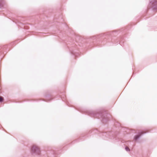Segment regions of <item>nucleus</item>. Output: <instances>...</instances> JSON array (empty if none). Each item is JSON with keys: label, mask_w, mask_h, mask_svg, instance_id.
Instances as JSON below:
<instances>
[{"label": "nucleus", "mask_w": 157, "mask_h": 157, "mask_svg": "<svg viewBox=\"0 0 157 157\" xmlns=\"http://www.w3.org/2000/svg\"><path fill=\"white\" fill-rule=\"evenodd\" d=\"M3 100V98L2 97H0V102H2V101Z\"/></svg>", "instance_id": "39448f33"}, {"label": "nucleus", "mask_w": 157, "mask_h": 157, "mask_svg": "<svg viewBox=\"0 0 157 157\" xmlns=\"http://www.w3.org/2000/svg\"><path fill=\"white\" fill-rule=\"evenodd\" d=\"M150 4H151L152 7H153L157 3V0H150Z\"/></svg>", "instance_id": "7ed1b4c3"}, {"label": "nucleus", "mask_w": 157, "mask_h": 157, "mask_svg": "<svg viewBox=\"0 0 157 157\" xmlns=\"http://www.w3.org/2000/svg\"><path fill=\"white\" fill-rule=\"evenodd\" d=\"M1 6H0V8H1Z\"/></svg>", "instance_id": "423d86ee"}, {"label": "nucleus", "mask_w": 157, "mask_h": 157, "mask_svg": "<svg viewBox=\"0 0 157 157\" xmlns=\"http://www.w3.org/2000/svg\"><path fill=\"white\" fill-rule=\"evenodd\" d=\"M145 132H143L141 131L139 133V134L135 136L134 137V140L136 141L137 140H138L140 137V136L142 135Z\"/></svg>", "instance_id": "f03ea898"}, {"label": "nucleus", "mask_w": 157, "mask_h": 157, "mask_svg": "<svg viewBox=\"0 0 157 157\" xmlns=\"http://www.w3.org/2000/svg\"><path fill=\"white\" fill-rule=\"evenodd\" d=\"M31 152L36 155H39L40 151L39 148L36 145H33L31 148Z\"/></svg>", "instance_id": "f257e3e1"}, {"label": "nucleus", "mask_w": 157, "mask_h": 157, "mask_svg": "<svg viewBox=\"0 0 157 157\" xmlns=\"http://www.w3.org/2000/svg\"><path fill=\"white\" fill-rule=\"evenodd\" d=\"M125 149L126 150V151H130V150H129V148L127 147H126L125 148Z\"/></svg>", "instance_id": "20e7f679"}]
</instances>
